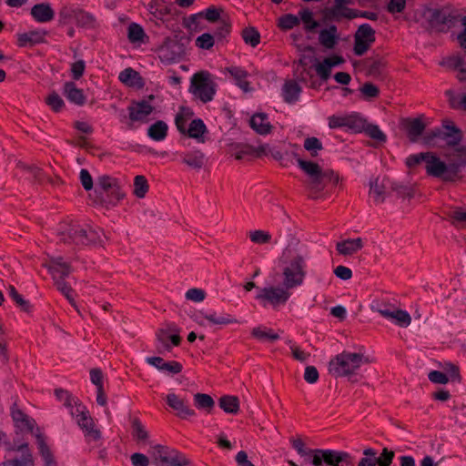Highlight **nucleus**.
Instances as JSON below:
<instances>
[{
	"label": "nucleus",
	"mask_w": 466,
	"mask_h": 466,
	"mask_svg": "<svg viewBox=\"0 0 466 466\" xmlns=\"http://www.w3.org/2000/svg\"><path fill=\"white\" fill-rule=\"evenodd\" d=\"M8 294L10 298L21 308L22 310L25 312H29L31 310L32 306L30 305L29 301L24 299L14 286H9Z\"/></svg>",
	"instance_id": "53"
},
{
	"label": "nucleus",
	"mask_w": 466,
	"mask_h": 466,
	"mask_svg": "<svg viewBox=\"0 0 466 466\" xmlns=\"http://www.w3.org/2000/svg\"><path fill=\"white\" fill-rule=\"evenodd\" d=\"M297 162L299 168L309 176L307 187L309 189H310L313 184L317 181L318 177L320 176L322 168L319 167V164L312 161H307L301 158H298Z\"/></svg>",
	"instance_id": "26"
},
{
	"label": "nucleus",
	"mask_w": 466,
	"mask_h": 466,
	"mask_svg": "<svg viewBox=\"0 0 466 466\" xmlns=\"http://www.w3.org/2000/svg\"><path fill=\"white\" fill-rule=\"evenodd\" d=\"M301 87L295 80H288L282 88L283 99L288 104L296 103L300 96Z\"/></svg>",
	"instance_id": "30"
},
{
	"label": "nucleus",
	"mask_w": 466,
	"mask_h": 466,
	"mask_svg": "<svg viewBox=\"0 0 466 466\" xmlns=\"http://www.w3.org/2000/svg\"><path fill=\"white\" fill-rule=\"evenodd\" d=\"M167 403L170 408L175 410L177 414L182 419H187L195 415L194 410L190 409L187 401L175 393L167 394Z\"/></svg>",
	"instance_id": "21"
},
{
	"label": "nucleus",
	"mask_w": 466,
	"mask_h": 466,
	"mask_svg": "<svg viewBox=\"0 0 466 466\" xmlns=\"http://www.w3.org/2000/svg\"><path fill=\"white\" fill-rule=\"evenodd\" d=\"M215 44V36L209 33H204L197 37L195 45L200 49L209 50Z\"/></svg>",
	"instance_id": "60"
},
{
	"label": "nucleus",
	"mask_w": 466,
	"mask_h": 466,
	"mask_svg": "<svg viewBox=\"0 0 466 466\" xmlns=\"http://www.w3.org/2000/svg\"><path fill=\"white\" fill-rule=\"evenodd\" d=\"M182 162L195 170H200L207 162V157L201 150H192L182 154Z\"/></svg>",
	"instance_id": "25"
},
{
	"label": "nucleus",
	"mask_w": 466,
	"mask_h": 466,
	"mask_svg": "<svg viewBox=\"0 0 466 466\" xmlns=\"http://www.w3.org/2000/svg\"><path fill=\"white\" fill-rule=\"evenodd\" d=\"M45 267L47 268L54 280L65 279L72 271L70 264L64 261L62 257L51 258Z\"/></svg>",
	"instance_id": "19"
},
{
	"label": "nucleus",
	"mask_w": 466,
	"mask_h": 466,
	"mask_svg": "<svg viewBox=\"0 0 466 466\" xmlns=\"http://www.w3.org/2000/svg\"><path fill=\"white\" fill-rule=\"evenodd\" d=\"M190 461L180 451L171 449L167 457H163L159 466H187Z\"/></svg>",
	"instance_id": "34"
},
{
	"label": "nucleus",
	"mask_w": 466,
	"mask_h": 466,
	"mask_svg": "<svg viewBox=\"0 0 466 466\" xmlns=\"http://www.w3.org/2000/svg\"><path fill=\"white\" fill-rule=\"evenodd\" d=\"M11 417L15 423V428H17L22 432H30L32 433L34 428L35 426V420L25 413L17 405L16 402H14L11 407Z\"/></svg>",
	"instance_id": "18"
},
{
	"label": "nucleus",
	"mask_w": 466,
	"mask_h": 466,
	"mask_svg": "<svg viewBox=\"0 0 466 466\" xmlns=\"http://www.w3.org/2000/svg\"><path fill=\"white\" fill-rule=\"evenodd\" d=\"M362 130H364L366 132V134L372 139H375L379 142L386 141L385 134L376 125H372V124L366 125V122H365L364 128Z\"/></svg>",
	"instance_id": "61"
},
{
	"label": "nucleus",
	"mask_w": 466,
	"mask_h": 466,
	"mask_svg": "<svg viewBox=\"0 0 466 466\" xmlns=\"http://www.w3.org/2000/svg\"><path fill=\"white\" fill-rule=\"evenodd\" d=\"M75 21L78 26L86 28H93L96 25V18L91 14L79 8L77 9Z\"/></svg>",
	"instance_id": "46"
},
{
	"label": "nucleus",
	"mask_w": 466,
	"mask_h": 466,
	"mask_svg": "<svg viewBox=\"0 0 466 466\" xmlns=\"http://www.w3.org/2000/svg\"><path fill=\"white\" fill-rule=\"evenodd\" d=\"M32 17L38 23H47L54 19L55 12L47 3L35 5L30 11Z\"/></svg>",
	"instance_id": "24"
},
{
	"label": "nucleus",
	"mask_w": 466,
	"mask_h": 466,
	"mask_svg": "<svg viewBox=\"0 0 466 466\" xmlns=\"http://www.w3.org/2000/svg\"><path fill=\"white\" fill-rule=\"evenodd\" d=\"M118 78L123 84L128 86H137V81L141 80L139 74L131 67H127L121 71Z\"/></svg>",
	"instance_id": "45"
},
{
	"label": "nucleus",
	"mask_w": 466,
	"mask_h": 466,
	"mask_svg": "<svg viewBox=\"0 0 466 466\" xmlns=\"http://www.w3.org/2000/svg\"><path fill=\"white\" fill-rule=\"evenodd\" d=\"M306 261L303 256L296 255L283 269V286L294 289L300 286L306 277Z\"/></svg>",
	"instance_id": "7"
},
{
	"label": "nucleus",
	"mask_w": 466,
	"mask_h": 466,
	"mask_svg": "<svg viewBox=\"0 0 466 466\" xmlns=\"http://www.w3.org/2000/svg\"><path fill=\"white\" fill-rule=\"evenodd\" d=\"M226 71L234 79L235 84L244 92H249L251 90L250 83L247 80L248 73L242 67L239 66H229L226 68Z\"/></svg>",
	"instance_id": "27"
},
{
	"label": "nucleus",
	"mask_w": 466,
	"mask_h": 466,
	"mask_svg": "<svg viewBox=\"0 0 466 466\" xmlns=\"http://www.w3.org/2000/svg\"><path fill=\"white\" fill-rule=\"evenodd\" d=\"M299 25V16L292 15V14H287L279 17V27L282 30H290L293 27Z\"/></svg>",
	"instance_id": "52"
},
{
	"label": "nucleus",
	"mask_w": 466,
	"mask_h": 466,
	"mask_svg": "<svg viewBox=\"0 0 466 466\" xmlns=\"http://www.w3.org/2000/svg\"><path fill=\"white\" fill-rule=\"evenodd\" d=\"M465 15L458 10L448 7L435 8L430 11L428 21L432 29L446 33L450 29L458 26L461 24V19Z\"/></svg>",
	"instance_id": "4"
},
{
	"label": "nucleus",
	"mask_w": 466,
	"mask_h": 466,
	"mask_svg": "<svg viewBox=\"0 0 466 466\" xmlns=\"http://www.w3.org/2000/svg\"><path fill=\"white\" fill-rule=\"evenodd\" d=\"M55 395L56 399L63 402L64 406L66 407L72 416H75V410H76L77 405H82L78 399L75 398L68 390L64 389H56Z\"/></svg>",
	"instance_id": "33"
},
{
	"label": "nucleus",
	"mask_w": 466,
	"mask_h": 466,
	"mask_svg": "<svg viewBox=\"0 0 466 466\" xmlns=\"http://www.w3.org/2000/svg\"><path fill=\"white\" fill-rule=\"evenodd\" d=\"M149 188L147 179L145 176L137 175L134 178V195L138 198H143Z\"/></svg>",
	"instance_id": "47"
},
{
	"label": "nucleus",
	"mask_w": 466,
	"mask_h": 466,
	"mask_svg": "<svg viewBox=\"0 0 466 466\" xmlns=\"http://www.w3.org/2000/svg\"><path fill=\"white\" fill-rule=\"evenodd\" d=\"M250 127L260 135L270 133L272 126L265 113H257L250 118Z\"/></svg>",
	"instance_id": "31"
},
{
	"label": "nucleus",
	"mask_w": 466,
	"mask_h": 466,
	"mask_svg": "<svg viewBox=\"0 0 466 466\" xmlns=\"http://www.w3.org/2000/svg\"><path fill=\"white\" fill-rule=\"evenodd\" d=\"M365 65L370 76H378L381 75L386 63L383 58L376 56L367 58Z\"/></svg>",
	"instance_id": "43"
},
{
	"label": "nucleus",
	"mask_w": 466,
	"mask_h": 466,
	"mask_svg": "<svg viewBox=\"0 0 466 466\" xmlns=\"http://www.w3.org/2000/svg\"><path fill=\"white\" fill-rule=\"evenodd\" d=\"M339 39V35L338 27L335 25H330L327 28L320 30L319 33V42L327 49L334 48Z\"/></svg>",
	"instance_id": "23"
},
{
	"label": "nucleus",
	"mask_w": 466,
	"mask_h": 466,
	"mask_svg": "<svg viewBox=\"0 0 466 466\" xmlns=\"http://www.w3.org/2000/svg\"><path fill=\"white\" fill-rule=\"evenodd\" d=\"M339 182V177L333 170L328 169L320 172V176L318 177L317 181L313 184L309 189L310 194H319L323 191L326 187H335Z\"/></svg>",
	"instance_id": "20"
},
{
	"label": "nucleus",
	"mask_w": 466,
	"mask_h": 466,
	"mask_svg": "<svg viewBox=\"0 0 466 466\" xmlns=\"http://www.w3.org/2000/svg\"><path fill=\"white\" fill-rule=\"evenodd\" d=\"M171 331H177L175 324H167V328L159 329L156 332L157 345L156 350L157 353L164 354L172 350V346H179L181 337L178 334H170Z\"/></svg>",
	"instance_id": "9"
},
{
	"label": "nucleus",
	"mask_w": 466,
	"mask_h": 466,
	"mask_svg": "<svg viewBox=\"0 0 466 466\" xmlns=\"http://www.w3.org/2000/svg\"><path fill=\"white\" fill-rule=\"evenodd\" d=\"M353 0H343L339 4L338 0H333V5L326 6L321 9V23L327 25L329 22H339L343 18H348L350 11L354 9L348 7L349 5H352Z\"/></svg>",
	"instance_id": "11"
},
{
	"label": "nucleus",
	"mask_w": 466,
	"mask_h": 466,
	"mask_svg": "<svg viewBox=\"0 0 466 466\" xmlns=\"http://www.w3.org/2000/svg\"><path fill=\"white\" fill-rule=\"evenodd\" d=\"M168 127L163 120H157L147 129V136L155 141H163L167 136Z\"/></svg>",
	"instance_id": "37"
},
{
	"label": "nucleus",
	"mask_w": 466,
	"mask_h": 466,
	"mask_svg": "<svg viewBox=\"0 0 466 466\" xmlns=\"http://www.w3.org/2000/svg\"><path fill=\"white\" fill-rule=\"evenodd\" d=\"M299 21H302L307 32H313L320 25L313 18V13L309 8L299 10Z\"/></svg>",
	"instance_id": "44"
},
{
	"label": "nucleus",
	"mask_w": 466,
	"mask_h": 466,
	"mask_svg": "<svg viewBox=\"0 0 466 466\" xmlns=\"http://www.w3.org/2000/svg\"><path fill=\"white\" fill-rule=\"evenodd\" d=\"M45 33L30 31L17 35V46L19 47L33 46L44 41Z\"/></svg>",
	"instance_id": "35"
},
{
	"label": "nucleus",
	"mask_w": 466,
	"mask_h": 466,
	"mask_svg": "<svg viewBox=\"0 0 466 466\" xmlns=\"http://www.w3.org/2000/svg\"><path fill=\"white\" fill-rule=\"evenodd\" d=\"M147 362L157 370L168 374H178L182 371V364L176 360L165 361L161 357H148Z\"/></svg>",
	"instance_id": "22"
},
{
	"label": "nucleus",
	"mask_w": 466,
	"mask_h": 466,
	"mask_svg": "<svg viewBox=\"0 0 466 466\" xmlns=\"http://www.w3.org/2000/svg\"><path fill=\"white\" fill-rule=\"evenodd\" d=\"M375 30L369 24L360 25L354 35V54L363 56L375 42Z\"/></svg>",
	"instance_id": "10"
},
{
	"label": "nucleus",
	"mask_w": 466,
	"mask_h": 466,
	"mask_svg": "<svg viewBox=\"0 0 466 466\" xmlns=\"http://www.w3.org/2000/svg\"><path fill=\"white\" fill-rule=\"evenodd\" d=\"M251 336L260 341L274 342L279 339V335L273 331L272 329L258 326L251 330Z\"/></svg>",
	"instance_id": "39"
},
{
	"label": "nucleus",
	"mask_w": 466,
	"mask_h": 466,
	"mask_svg": "<svg viewBox=\"0 0 466 466\" xmlns=\"http://www.w3.org/2000/svg\"><path fill=\"white\" fill-rule=\"evenodd\" d=\"M303 147L310 153L311 157H317L318 152L323 149L322 143L315 137H307L304 140Z\"/></svg>",
	"instance_id": "57"
},
{
	"label": "nucleus",
	"mask_w": 466,
	"mask_h": 466,
	"mask_svg": "<svg viewBox=\"0 0 466 466\" xmlns=\"http://www.w3.org/2000/svg\"><path fill=\"white\" fill-rule=\"evenodd\" d=\"M424 116L406 117L400 121L401 127L405 130L409 140L412 143L418 141L419 137L423 134L426 124L423 121Z\"/></svg>",
	"instance_id": "16"
},
{
	"label": "nucleus",
	"mask_w": 466,
	"mask_h": 466,
	"mask_svg": "<svg viewBox=\"0 0 466 466\" xmlns=\"http://www.w3.org/2000/svg\"><path fill=\"white\" fill-rule=\"evenodd\" d=\"M144 29L141 25L132 23L128 26L127 37L131 43H137L143 41L145 36Z\"/></svg>",
	"instance_id": "54"
},
{
	"label": "nucleus",
	"mask_w": 466,
	"mask_h": 466,
	"mask_svg": "<svg viewBox=\"0 0 466 466\" xmlns=\"http://www.w3.org/2000/svg\"><path fill=\"white\" fill-rule=\"evenodd\" d=\"M46 103L56 113H58V112L62 111V109L65 107L64 100L56 92H53V93L48 95V96L46 98Z\"/></svg>",
	"instance_id": "59"
},
{
	"label": "nucleus",
	"mask_w": 466,
	"mask_h": 466,
	"mask_svg": "<svg viewBox=\"0 0 466 466\" xmlns=\"http://www.w3.org/2000/svg\"><path fill=\"white\" fill-rule=\"evenodd\" d=\"M395 452L388 448H384L379 457L375 456L378 466H390L394 459Z\"/></svg>",
	"instance_id": "63"
},
{
	"label": "nucleus",
	"mask_w": 466,
	"mask_h": 466,
	"mask_svg": "<svg viewBox=\"0 0 466 466\" xmlns=\"http://www.w3.org/2000/svg\"><path fill=\"white\" fill-rule=\"evenodd\" d=\"M219 407L227 413L237 414L239 410V400L236 396L225 395L218 400Z\"/></svg>",
	"instance_id": "41"
},
{
	"label": "nucleus",
	"mask_w": 466,
	"mask_h": 466,
	"mask_svg": "<svg viewBox=\"0 0 466 466\" xmlns=\"http://www.w3.org/2000/svg\"><path fill=\"white\" fill-rule=\"evenodd\" d=\"M64 95L72 103L83 106L86 102V96L82 89L76 87L74 82H66L64 85Z\"/></svg>",
	"instance_id": "32"
},
{
	"label": "nucleus",
	"mask_w": 466,
	"mask_h": 466,
	"mask_svg": "<svg viewBox=\"0 0 466 466\" xmlns=\"http://www.w3.org/2000/svg\"><path fill=\"white\" fill-rule=\"evenodd\" d=\"M190 91L203 103H208L216 94V83L210 78L208 72L200 71L193 75Z\"/></svg>",
	"instance_id": "6"
},
{
	"label": "nucleus",
	"mask_w": 466,
	"mask_h": 466,
	"mask_svg": "<svg viewBox=\"0 0 466 466\" xmlns=\"http://www.w3.org/2000/svg\"><path fill=\"white\" fill-rule=\"evenodd\" d=\"M36 439L39 453L44 460L45 466H57V462L48 445L46 443L42 434H36Z\"/></svg>",
	"instance_id": "38"
},
{
	"label": "nucleus",
	"mask_w": 466,
	"mask_h": 466,
	"mask_svg": "<svg viewBox=\"0 0 466 466\" xmlns=\"http://www.w3.org/2000/svg\"><path fill=\"white\" fill-rule=\"evenodd\" d=\"M194 401L195 405L198 409H205V410H211L214 405L215 401L212 399V397L208 394L205 393H197L194 395Z\"/></svg>",
	"instance_id": "51"
},
{
	"label": "nucleus",
	"mask_w": 466,
	"mask_h": 466,
	"mask_svg": "<svg viewBox=\"0 0 466 466\" xmlns=\"http://www.w3.org/2000/svg\"><path fill=\"white\" fill-rule=\"evenodd\" d=\"M54 281L56 289L66 298L72 306L76 307L74 289L71 286L68 285L65 279H56Z\"/></svg>",
	"instance_id": "50"
},
{
	"label": "nucleus",
	"mask_w": 466,
	"mask_h": 466,
	"mask_svg": "<svg viewBox=\"0 0 466 466\" xmlns=\"http://www.w3.org/2000/svg\"><path fill=\"white\" fill-rule=\"evenodd\" d=\"M127 111L131 122L147 123L148 116L154 111V106L147 100L133 101Z\"/></svg>",
	"instance_id": "17"
},
{
	"label": "nucleus",
	"mask_w": 466,
	"mask_h": 466,
	"mask_svg": "<svg viewBox=\"0 0 466 466\" xmlns=\"http://www.w3.org/2000/svg\"><path fill=\"white\" fill-rule=\"evenodd\" d=\"M367 362L363 354L344 350L329 360L328 370L335 378L347 377L355 374Z\"/></svg>",
	"instance_id": "2"
},
{
	"label": "nucleus",
	"mask_w": 466,
	"mask_h": 466,
	"mask_svg": "<svg viewBox=\"0 0 466 466\" xmlns=\"http://www.w3.org/2000/svg\"><path fill=\"white\" fill-rule=\"evenodd\" d=\"M248 237L253 243L260 245L269 243L271 240V235L260 229L250 231Z\"/></svg>",
	"instance_id": "62"
},
{
	"label": "nucleus",
	"mask_w": 466,
	"mask_h": 466,
	"mask_svg": "<svg viewBox=\"0 0 466 466\" xmlns=\"http://www.w3.org/2000/svg\"><path fill=\"white\" fill-rule=\"evenodd\" d=\"M100 231L89 226L67 224L61 228L59 241L65 244L90 245L100 241Z\"/></svg>",
	"instance_id": "3"
},
{
	"label": "nucleus",
	"mask_w": 466,
	"mask_h": 466,
	"mask_svg": "<svg viewBox=\"0 0 466 466\" xmlns=\"http://www.w3.org/2000/svg\"><path fill=\"white\" fill-rule=\"evenodd\" d=\"M364 457L360 460L357 466H376L375 456L377 451L372 448H367L363 451Z\"/></svg>",
	"instance_id": "64"
},
{
	"label": "nucleus",
	"mask_w": 466,
	"mask_h": 466,
	"mask_svg": "<svg viewBox=\"0 0 466 466\" xmlns=\"http://www.w3.org/2000/svg\"><path fill=\"white\" fill-rule=\"evenodd\" d=\"M96 192L108 198V203L116 205L125 197L116 178L107 175L98 177L96 186Z\"/></svg>",
	"instance_id": "8"
},
{
	"label": "nucleus",
	"mask_w": 466,
	"mask_h": 466,
	"mask_svg": "<svg viewBox=\"0 0 466 466\" xmlns=\"http://www.w3.org/2000/svg\"><path fill=\"white\" fill-rule=\"evenodd\" d=\"M385 194L384 185L383 183L380 184L378 178L370 182V195L376 204H380L384 201Z\"/></svg>",
	"instance_id": "48"
},
{
	"label": "nucleus",
	"mask_w": 466,
	"mask_h": 466,
	"mask_svg": "<svg viewBox=\"0 0 466 466\" xmlns=\"http://www.w3.org/2000/svg\"><path fill=\"white\" fill-rule=\"evenodd\" d=\"M451 223L459 228L466 226V211L461 208L451 210L448 214Z\"/></svg>",
	"instance_id": "58"
},
{
	"label": "nucleus",
	"mask_w": 466,
	"mask_h": 466,
	"mask_svg": "<svg viewBox=\"0 0 466 466\" xmlns=\"http://www.w3.org/2000/svg\"><path fill=\"white\" fill-rule=\"evenodd\" d=\"M8 451H18L21 452V456L5 460L3 461L0 466H34V457L33 453L29 448L27 442L21 443L19 445H11L7 446Z\"/></svg>",
	"instance_id": "13"
},
{
	"label": "nucleus",
	"mask_w": 466,
	"mask_h": 466,
	"mask_svg": "<svg viewBox=\"0 0 466 466\" xmlns=\"http://www.w3.org/2000/svg\"><path fill=\"white\" fill-rule=\"evenodd\" d=\"M242 38L247 45L256 47L260 42V34L255 27H246L241 33Z\"/></svg>",
	"instance_id": "49"
},
{
	"label": "nucleus",
	"mask_w": 466,
	"mask_h": 466,
	"mask_svg": "<svg viewBox=\"0 0 466 466\" xmlns=\"http://www.w3.org/2000/svg\"><path fill=\"white\" fill-rule=\"evenodd\" d=\"M207 132V127L204 122L198 118L191 121L185 135L195 138L199 142H204L203 135Z\"/></svg>",
	"instance_id": "40"
},
{
	"label": "nucleus",
	"mask_w": 466,
	"mask_h": 466,
	"mask_svg": "<svg viewBox=\"0 0 466 466\" xmlns=\"http://www.w3.org/2000/svg\"><path fill=\"white\" fill-rule=\"evenodd\" d=\"M365 119L357 114L336 116L329 117V128L348 127L355 132H361L364 128Z\"/></svg>",
	"instance_id": "14"
},
{
	"label": "nucleus",
	"mask_w": 466,
	"mask_h": 466,
	"mask_svg": "<svg viewBox=\"0 0 466 466\" xmlns=\"http://www.w3.org/2000/svg\"><path fill=\"white\" fill-rule=\"evenodd\" d=\"M435 138H440L445 141L449 147L453 149L457 147H461L460 144L462 141L463 135L462 131L454 125L451 120H444L442 122V129L435 128L429 132L424 137L426 144H433Z\"/></svg>",
	"instance_id": "5"
},
{
	"label": "nucleus",
	"mask_w": 466,
	"mask_h": 466,
	"mask_svg": "<svg viewBox=\"0 0 466 466\" xmlns=\"http://www.w3.org/2000/svg\"><path fill=\"white\" fill-rule=\"evenodd\" d=\"M231 32V22L229 18L227 16H223L219 21V25L218 26L214 36L218 40H221L226 38Z\"/></svg>",
	"instance_id": "55"
},
{
	"label": "nucleus",
	"mask_w": 466,
	"mask_h": 466,
	"mask_svg": "<svg viewBox=\"0 0 466 466\" xmlns=\"http://www.w3.org/2000/svg\"><path fill=\"white\" fill-rule=\"evenodd\" d=\"M77 9L78 8H74L72 6H67V5L61 7V9L59 10V13H58L59 24L66 25L71 20H75Z\"/></svg>",
	"instance_id": "56"
},
{
	"label": "nucleus",
	"mask_w": 466,
	"mask_h": 466,
	"mask_svg": "<svg viewBox=\"0 0 466 466\" xmlns=\"http://www.w3.org/2000/svg\"><path fill=\"white\" fill-rule=\"evenodd\" d=\"M291 293L289 289H286L284 286L280 287H270L264 288L262 293L257 298L259 299L267 300L274 308L284 305L290 298Z\"/></svg>",
	"instance_id": "15"
},
{
	"label": "nucleus",
	"mask_w": 466,
	"mask_h": 466,
	"mask_svg": "<svg viewBox=\"0 0 466 466\" xmlns=\"http://www.w3.org/2000/svg\"><path fill=\"white\" fill-rule=\"evenodd\" d=\"M405 163L410 168L424 163L428 176L440 178L444 182H453L457 179V166L445 163L432 152L410 155Z\"/></svg>",
	"instance_id": "1"
},
{
	"label": "nucleus",
	"mask_w": 466,
	"mask_h": 466,
	"mask_svg": "<svg viewBox=\"0 0 466 466\" xmlns=\"http://www.w3.org/2000/svg\"><path fill=\"white\" fill-rule=\"evenodd\" d=\"M363 248L362 238H348L336 244V249L340 255L351 256Z\"/></svg>",
	"instance_id": "28"
},
{
	"label": "nucleus",
	"mask_w": 466,
	"mask_h": 466,
	"mask_svg": "<svg viewBox=\"0 0 466 466\" xmlns=\"http://www.w3.org/2000/svg\"><path fill=\"white\" fill-rule=\"evenodd\" d=\"M445 157L449 164L457 166V178H459L461 168L466 166V147H457L452 152L445 154Z\"/></svg>",
	"instance_id": "29"
},
{
	"label": "nucleus",
	"mask_w": 466,
	"mask_h": 466,
	"mask_svg": "<svg viewBox=\"0 0 466 466\" xmlns=\"http://www.w3.org/2000/svg\"><path fill=\"white\" fill-rule=\"evenodd\" d=\"M203 318L213 325H228L238 323V320L230 314L218 315L216 312L210 314L201 313Z\"/></svg>",
	"instance_id": "42"
},
{
	"label": "nucleus",
	"mask_w": 466,
	"mask_h": 466,
	"mask_svg": "<svg viewBox=\"0 0 466 466\" xmlns=\"http://www.w3.org/2000/svg\"><path fill=\"white\" fill-rule=\"evenodd\" d=\"M75 416L76 417L78 426L85 431L86 438L88 441L100 440L101 432L95 428V422L88 414V411L86 410L85 406L77 405L75 410Z\"/></svg>",
	"instance_id": "12"
},
{
	"label": "nucleus",
	"mask_w": 466,
	"mask_h": 466,
	"mask_svg": "<svg viewBox=\"0 0 466 466\" xmlns=\"http://www.w3.org/2000/svg\"><path fill=\"white\" fill-rule=\"evenodd\" d=\"M338 451L333 450H315L312 454L310 463L314 466H321L323 462L328 466L330 465L335 458Z\"/></svg>",
	"instance_id": "36"
}]
</instances>
